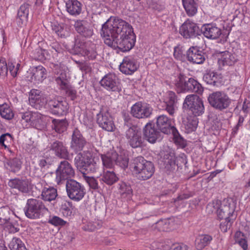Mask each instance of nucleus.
Listing matches in <instances>:
<instances>
[{
    "label": "nucleus",
    "instance_id": "obj_39",
    "mask_svg": "<svg viewBox=\"0 0 250 250\" xmlns=\"http://www.w3.org/2000/svg\"><path fill=\"white\" fill-rule=\"evenodd\" d=\"M182 5L188 17L194 16L197 12L198 4L195 0H182Z\"/></svg>",
    "mask_w": 250,
    "mask_h": 250
},
{
    "label": "nucleus",
    "instance_id": "obj_46",
    "mask_svg": "<svg viewBox=\"0 0 250 250\" xmlns=\"http://www.w3.org/2000/svg\"><path fill=\"white\" fill-rule=\"evenodd\" d=\"M60 211L63 216L66 217H71L73 215V205L71 202L65 200H61L60 202Z\"/></svg>",
    "mask_w": 250,
    "mask_h": 250
},
{
    "label": "nucleus",
    "instance_id": "obj_34",
    "mask_svg": "<svg viewBox=\"0 0 250 250\" xmlns=\"http://www.w3.org/2000/svg\"><path fill=\"white\" fill-rule=\"evenodd\" d=\"M222 75L214 71H207L204 74L203 79L207 84L215 86L220 85L222 80Z\"/></svg>",
    "mask_w": 250,
    "mask_h": 250
},
{
    "label": "nucleus",
    "instance_id": "obj_59",
    "mask_svg": "<svg viewBox=\"0 0 250 250\" xmlns=\"http://www.w3.org/2000/svg\"><path fill=\"white\" fill-rule=\"evenodd\" d=\"M45 53V50L38 47L32 51L31 57L35 60L42 62L46 60Z\"/></svg>",
    "mask_w": 250,
    "mask_h": 250
},
{
    "label": "nucleus",
    "instance_id": "obj_3",
    "mask_svg": "<svg viewBox=\"0 0 250 250\" xmlns=\"http://www.w3.org/2000/svg\"><path fill=\"white\" fill-rule=\"evenodd\" d=\"M129 168L132 174L140 181L149 179L155 172L154 164L142 156L134 157L131 160Z\"/></svg>",
    "mask_w": 250,
    "mask_h": 250
},
{
    "label": "nucleus",
    "instance_id": "obj_48",
    "mask_svg": "<svg viewBox=\"0 0 250 250\" xmlns=\"http://www.w3.org/2000/svg\"><path fill=\"white\" fill-rule=\"evenodd\" d=\"M54 60H55V62L52 63V65L55 73L58 75L57 77H60L61 75L63 73L65 74L66 77H67L66 73L64 71L65 66L62 63L63 58H56L55 59H54Z\"/></svg>",
    "mask_w": 250,
    "mask_h": 250
},
{
    "label": "nucleus",
    "instance_id": "obj_4",
    "mask_svg": "<svg viewBox=\"0 0 250 250\" xmlns=\"http://www.w3.org/2000/svg\"><path fill=\"white\" fill-rule=\"evenodd\" d=\"M74 164L83 175L95 173L99 168L93 153L89 150L77 154L74 158Z\"/></svg>",
    "mask_w": 250,
    "mask_h": 250
},
{
    "label": "nucleus",
    "instance_id": "obj_33",
    "mask_svg": "<svg viewBox=\"0 0 250 250\" xmlns=\"http://www.w3.org/2000/svg\"><path fill=\"white\" fill-rule=\"evenodd\" d=\"M41 197L44 201H56V203H60L62 199L58 197L57 190L53 187H43L42 191Z\"/></svg>",
    "mask_w": 250,
    "mask_h": 250
},
{
    "label": "nucleus",
    "instance_id": "obj_57",
    "mask_svg": "<svg viewBox=\"0 0 250 250\" xmlns=\"http://www.w3.org/2000/svg\"><path fill=\"white\" fill-rule=\"evenodd\" d=\"M173 56L174 58L181 62H185L187 59L186 53L184 47L180 45H177L174 48Z\"/></svg>",
    "mask_w": 250,
    "mask_h": 250
},
{
    "label": "nucleus",
    "instance_id": "obj_6",
    "mask_svg": "<svg viewBox=\"0 0 250 250\" xmlns=\"http://www.w3.org/2000/svg\"><path fill=\"white\" fill-rule=\"evenodd\" d=\"M208 101L214 109L219 112L231 114V108L230 106L232 100L224 91H216L209 93L208 97Z\"/></svg>",
    "mask_w": 250,
    "mask_h": 250
},
{
    "label": "nucleus",
    "instance_id": "obj_61",
    "mask_svg": "<svg viewBox=\"0 0 250 250\" xmlns=\"http://www.w3.org/2000/svg\"><path fill=\"white\" fill-rule=\"evenodd\" d=\"M8 74L7 63L5 58L0 57V79H4Z\"/></svg>",
    "mask_w": 250,
    "mask_h": 250
},
{
    "label": "nucleus",
    "instance_id": "obj_23",
    "mask_svg": "<svg viewBox=\"0 0 250 250\" xmlns=\"http://www.w3.org/2000/svg\"><path fill=\"white\" fill-rule=\"evenodd\" d=\"M222 34L221 29L215 23L204 24L201 27V35L203 34L208 39L216 40Z\"/></svg>",
    "mask_w": 250,
    "mask_h": 250
},
{
    "label": "nucleus",
    "instance_id": "obj_55",
    "mask_svg": "<svg viewBox=\"0 0 250 250\" xmlns=\"http://www.w3.org/2000/svg\"><path fill=\"white\" fill-rule=\"evenodd\" d=\"M115 166H118L122 169L125 170L128 166L129 158L125 154L119 155L116 152L115 155Z\"/></svg>",
    "mask_w": 250,
    "mask_h": 250
},
{
    "label": "nucleus",
    "instance_id": "obj_19",
    "mask_svg": "<svg viewBox=\"0 0 250 250\" xmlns=\"http://www.w3.org/2000/svg\"><path fill=\"white\" fill-rule=\"evenodd\" d=\"M143 136L145 140L151 144H154L156 141L161 138V132L158 128L155 127L153 121L148 122L143 128Z\"/></svg>",
    "mask_w": 250,
    "mask_h": 250
},
{
    "label": "nucleus",
    "instance_id": "obj_24",
    "mask_svg": "<svg viewBox=\"0 0 250 250\" xmlns=\"http://www.w3.org/2000/svg\"><path fill=\"white\" fill-rule=\"evenodd\" d=\"M137 61L131 56L125 57L119 66L121 72L125 75H131L138 69Z\"/></svg>",
    "mask_w": 250,
    "mask_h": 250
},
{
    "label": "nucleus",
    "instance_id": "obj_20",
    "mask_svg": "<svg viewBox=\"0 0 250 250\" xmlns=\"http://www.w3.org/2000/svg\"><path fill=\"white\" fill-rule=\"evenodd\" d=\"M55 81L62 90H65L66 94L71 101L77 98V91L69 83V81L65 74H62L59 77H56Z\"/></svg>",
    "mask_w": 250,
    "mask_h": 250
},
{
    "label": "nucleus",
    "instance_id": "obj_13",
    "mask_svg": "<svg viewBox=\"0 0 250 250\" xmlns=\"http://www.w3.org/2000/svg\"><path fill=\"white\" fill-rule=\"evenodd\" d=\"M101 85L109 92L120 94L122 90V84L120 80L114 73L106 74L100 81Z\"/></svg>",
    "mask_w": 250,
    "mask_h": 250
},
{
    "label": "nucleus",
    "instance_id": "obj_41",
    "mask_svg": "<svg viewBox=\"0 0 250 250\" xmlns=\"http://www.w3.org/2000/svg\"><path fill=\"white\" fill-rule=\"evenodd\" d=\"M116 151L108 152L105 154H102L101 156L103 164L104 167L107 168H114L115 166Z\"/></svg>",
    "mask_w": 250,
    "mask_h": 250
},
{
    "label": "nucleus",
    "instance_id": "obj_31",
    "mask_svg": "<svg viewBox=\"0 0 250 250\" xmlns=\"http://www.w3.org/2000/svg\"><path fill=\"white\" fill-rule=\"evenodd\" d=\"M65 8L69 15L76 17L82 13L83 4L78 0H68L65 2Z\"/></svg>",
    "mask_w": 250,
    "mask_h": 250
},
{
    "label": "nucleus",
    "instance_id": "obj_62",
    "mask_svg": "<svg viewBox=\"0 0 250 250\" xmlns=\"http://www.w3.org/2000/svg\"><path fill=\"white\" fill-rule=\"evenodd\" d=\"M12 140V135L9 133H6L5 134H2L0 136V145L4 147L5 149H7V150L10 152L12 153V151L10 149V148L6 145L4 143L5 142H11Z\"/></svg>",
    "mask_w": 250,
    "mask_h": 250
},
{
    "label": "nucleus",
    "instance_id": "obj_63",
    "mask_svg": "<svg viewBox=\"0 0 250 250\" xmlns=\"http://www.w3.org/2000/svg\"><path fill=\"white\" fill-rule=\"evenodd\" d=\"M48 222L54 226H64L67 223V222L57 216H53L50 218Z\"/></svg>",
    "mask_w": 250,
    "mask_h": 250
},
{
    "label": "nucleus",
    "instance_id": "obj_35",
    "mask_svg": "<svg viewBox=\"0 0 250 250\" xmlns=\"http://www.w3.org/2000/svg\"><path fill=\"white\" fill-rule=\"evenodd\" d=\"M167 100L164 102L165 110L168 114L173 116L175 111L176 104L177 102V96L175 92L169 91L168 92Z\"/></svg>",
    "mask_w": 250,
    "mask_h": 250
},
{
    "label": "nucleus",
    "instance_id": "obj_22",
    "mask_svg": "<svg viewBox=\"0 0 250 250\" xmlns=\"http://www.w3.org/2000/svg\"><path fill=\"white\" fill-rule=\"evenodd\" d=\"M187 60L192 63L202 64L206 60L205 54L197 46H192L186 51Z\"/></svg>",
    "mask_w": 250,
    "mask_h": 250
},
{
    "label": "nucleus",
    "instance_id": "obj_12",
    "mask_svg": "<svg viewBox=\"0 0 250 250\" xmlns=\"http://www.w3.org/2000/svg\"><path fill=\"white\" fill-rule=\"evenodd\" d=\"M66 190L68 197L76 202L81 200L86 193L84 186L73 179H69L66 181Z\"/></svg>",
    "mask_w": 250,
    "mask_h": 250
},
{
    "label": "nucleus",
    "instance_id": "obj_9",
    "mask_svg": "<svg viewBox=\"0 0 250 250\" xmlns=\"http://www.w3.org/2000/svg\"><path fill=\"white\" fill-rule=\"evenodd\" d=\"M183 108L196 117L202 115L205 112L203 101L196 94H189L186 96Z\"/></svg>",
    "mask_w": 250,
    "mask_h": 250
},
{
    "label": "nucleus",
    "instance_id": "obj_30",
    "mask_svg": "<svg viewBox=\"0 0 250 250\" xmlns=\"http://www.w3.org/2000/svg\"><path fill=\"white\" fill-rule=\"evenodd\" d=\"M167 174H170L175 168V156L174 153L167 152L164 155L161 164Z\"/></svg>",
    "mask_w": 250,
    "mask_h": 250
},
{
    "label": "nucleus",
    "instance_id": "obj_47",
    "mask_svg": "<svg viewBox=\"0 0 250 250\" xmlns=\"http://www.w3.org/2000/svg\"><path fill=\"white\" fill-rule=\"evenodd\" d=\"M119 193L123 197H130L133 194V190L129 183L121 181L118 186Z\"/></svg>",
    "mask_w": 250,
    "mask_h": 250
},
{
    "label": "nucleus",
    "instance_id": "obj_45",
    "mask_svg": "<svg viewBox=\"0 0 250 250\" xmlns=\"http://www.w3.org/2000/svg\"><path fill=\"white\" fill-rule=\"evenodd\" d=\"M52 127L58 133H62L67 129L68 124L66 119L60 120L54 119L52 121Z\"/></svg>",
    "mask_w": 250,
    "mask_h": 250
},
{
    "label": "nucleus",
    "instance_id": "obj_51",
    "mask_svg": "<svg viewBox=\"0 0 250 250\" xmlns=\"http://www.w3.org/2000/svg\"><path fill=\"white\" fill-rule=\"evenodd\" d=\"M52 30L54 32L58 37L61 38H65L68 34V31L65 25L63 24H60L58 22H53L51 24Z\"/></svg>",
    "mask_w": 250,
    "mask_h": 250
},
{
    "label": "nucleus",
    "instance_id": "obj_26",
    "mask_svg": "<svg viewBox=\"0 0 250 250\" xmlns=\"http://www.w3.org/2000/svg\"><path fill=\"white\" fill-rule=\"evenodd\" d=\"M171 122V119L163 114L156 118V125L161 133L169 134L172 132L173 128H176L172 125Z\"/></svg>",
    "mask_w": 250,
    "mask_h": 250
},
{
    "label": "nucleus",
    "instance_id": "obj_40",
    "mask_svg": "<svg viewBox=\"0 0 250 250\" xmlns=\"http://www.w3.org/2000/svg\"><path fill=\"white\" fill-rule=\"evenodd\" d=\"M198 123V118L194 116H188L185 120L183 121L185 131L188 133L195 131L197 127Z\"/></svg>",
    "mask_w": 250,
    "mask_h": 250
},
{
    "label": "nucleus",
    "instance_id": "obj_10",
    "mask_svg": "<svg viewBox=\"0 0 250 250\" xmlns=\"http://www.w3.org/2000/svg\"><path fill=\"white\" fill-rule=\"evenodd\" d=\"M110 111V108L107 105H101L99 112L96 115V122L99 126L103 130L113 132L116 126Z\"/></svg>",
    "mask_w": 250,
    "mask_h": 250
},
{
    "label": "nucleus",
    "instance_id": "obj_17",
    "mask_svg": "<svg viewBox=\"0 0 250 250\" xmlns=\"http://www.w3.org/2000/svg\"><path fill=\"white\" fill-rule=\"evenodd\" d=\"M47 107L51 113L59 116L66 115L69 109L67 102L59 100L57 97L48 99Z\"/></svg>",
    "mask_w": 250,
    "mask_h": 250
},
{
    "label": "nucleus",
    "instance_id": "obj_15",
    "mask_svg": "<svg viewBox=\"0 0 250 250\" xmlns=\"http://www.w3.org/2000/svg\"><path fill=\"white\" fill-rule=\"evenodd\" d=\"M88 143L81 131L76 127L74 129L71 137L70 147L76 154L83 152Z\"/></svg>",
    "mask_w": 250,
    "mask_h": 250
},
{
    "label": "nucleus",
    "instance_id": "obj_38",
    "mask_svg": "<svg viewBox=\"0 0 250 250\" xmlns=\"http://www.w3.org/2000/svg\"><path fill=\"white\" fill-rule=\"evenodd\" d=\"M30 125L39 130L44 129L46 126L45 116L37 112H33Z\"/></svg>",
    "mask_w": 250,
    "mask_h": 250
},
{
    "label": "nucleus",
    "instance_id": "obj_37",
    "mask_svg": "<svg viewBox=\"0 0 250 250\" xmlns=\"http://www.w3.org/2000/svg\"><path fill=\"white\" fill-rule=\"evenodd\" d=\"M31 79L37 83L42 82L47 76L46 69L42 65L33 67L31 70Z\"/></svg>",
    "mask_w": 250,
    "mask_h": 250
},
{
    "label": "nucleus",
    "instance_id": "obj_18",
    "mask_svg": "<svg viewBox=\"0 0 250 250\" xmlns=\"http://www.w3.org/2000/svg\"><path fill=\"white\" fill-rule=\"evenodd\" d=\"M48 148L57 157L64 160L69 159V150L65 143L59 140L53 141L49 143Z\"/></svg>",
    "mask_w": 250,
    "mask_h": 250
},
{
    "label": "nucleus",
    "instance_id": "obj_50",
    "mask_svg": "<svg viewBox=\"0 0 250 250\" xmlns=\"http://www.w3.org/2000/svg\"><path fill=\"white\" fill-rule=\"evenodd\" d=\"M97 55L96 44L90 42V44L85 48L82 56L84 57L89 60H94L96 59Z\"/></svg>",
    "mask_w": 250,
    "mask_h": 250
},
{
    "label": "nucleus",
    "instance_id": "obj_52",
    "mask_svg": "<svg viewBox=\"0 0 250 250\" xmlns=\"http://www.w3.org/2000/svg\"><path fill=\"white\" fill-rule=\"evenodd\" d=\"M21 63L12 60H8L7 62L8 71L13 78H16L19 74L21 69Z\"/></svg>",
    "mask_w": 250,
    "mask_h": 250
},
{
    "label": "nucleus",
    "instance_id": "obj_7",
    "mask_svg": "<svg viewBox=\"0 0 250 250\" xmlns=\"http://www.w3.org/2000/svg\"><path fill=\"white\" fill-rule=\"evenodd\" d=\"M25 216L30 219H42L49 210L43 202L35 198L28 199L23 208Z\"/></svg>",
    "mask_w": 250,
    "mask_h": 250
},
{
    "label": "nucleus",
    "instance_id": "obj_1",
    "mask_svg": "<svg viewBox=\"0 0 250 250\" xmlns=\"http://www.w3.org/2000/svg\"><path fill=\"white\" fill-rule=\"evenodd\" d=\"M123 127L125 130V137L128 144L133 148H142L145 146V141L141 129L136 125V121L129 113L123 110L122 113Z\"/></svg>",
    "mask_w": 250,
    "mask_h": 250
},
{
    "label": "nucleus",
    "instance_id": "obj_27",
    "mask_svg": "<svg viewBox=\"0 0 250 250\" xmlns=\"http://www.w3.org/2000/svg\"><path fill=\"white\" fill-rule=\"evenodd\" d=\"M74 26L77 33L83 37L90 38L93 34L92 27L86 21L77 20Z\"/></svg>",
    "mask_w": 250,
    "mask_h": 250
},
{
    "label": "nucleus",
    "instance_id": "obj_2",
    "mask_svg": "<svg viewBox=\"0 0 250 250\" xmlns=\"http://www.w3.org/2000/svg\"><path fill=\"white\" fill-rule=\"evenodd\" d=\"M132 32L133 29L130 24L121 19L115 17L112 23L107 21L103 24L101 34L104 39H114Z\"/></svg>",
    "mask_w": 250,
    "mask_h": 250
},
{
    "label": "nucleus",
    "instance_id": "obj_16",
    "mask_svg": "<svg viewBox=\"0 0 250 250\" xmlns=\"http://www.w3.org/2000/svg\"><path fill=\"white\" fill-rule=\"evenodd\" d=\"M153 108L149 104L138 102L131 107L129 114L133 119H146L151 116Z\"/></svg>",
    "mask_w": 250,
    "mask_h": 250
},
{
    "label": "nucleus",
    "instance_id": "obj_60",
    "mask_svg": "<svg viewBox=\"0 0 250 250\" xmlns=\"http://www.w3.org/2000/svg\"><path fill=\"white\" fill-rule=\"evenodd\" d=\"M236 219L225 218L220 224V229L222 232H226L231 227Z\"/></svg>",
    "mask_w": 250,
    "mask_h": 250
},
{
    "label": "nucleus",
    "instance_id": "obj_14",
    "mask_svg": "<svg viewBox=\"0 0 250 250\" xmlns=\"http://www.w3.org/2000/svg\"><path fill=\"white\" fill-rule=\"evenodd\" d=\"M179 32L185 39H194L201 36V28L197 23L187 19L179 27Z\"/></svg>",
    "mask_w": 250,
    "mask_h": 250
},
{
    "label": "nucleus",
    "instance_id": "obj_43",
    "mask_svg": "<svg viewBox=\"0 0 250 250\" xmlns=\"http://www.w3.org/2000/svg\"><path fill=\"white\" fill-rule=\"evenodd\" d=\"M89 44H90V42H85L79 38L75 39L74 44L72 48L74 54L82 56L83 54L85 48Z\"/></svg>",
    "mask_w": 250,
    "mask_h": 250
},
{
    "label": "nucleus",
    "instance_id": "obj_36",
    "mask_svg": "<svg viewBox=\"0 0 250 250\" xmlns=\"http://www.w3.org/2000/svg\"><path fill=\"white\" fill-rule=\"evenodd\" d=\"M21 159L16 157L7 159L4 163L5 168L13 173L18 172L21 168Z\"/></svg>",
    "mask_w": 250,
    "mask_h": 250
},
{
    "label": "nucleus",
    "instance_id": "obj_53",
    "mask_svg": "<svg viewBox=\"0 0 250 250\" xmlns=\"http://www.w3.org/2000/svg\"><path fill=\"white\" fill-rule=\"evenodd\" d=\"M10 250H28L21 240L17 237H14L8 245Z\"/></svg>",
    "mask_w": 250,
    "mask_h": 250
},
{
    "label": "nucleus",
    "instance_id": "obj_32",
    "mask_svg": "<svg viewBox=\"0 0 250 250\" xmlns=\"http://www.w3.org/2000/svg\"><path fill=\"white\" fill-rule=\"evenodd\" d=\"M30 7V5L26 2L21 5L20 7L16 18V22L19 26L21 27L23 25L26 24L28 19Z\"/></svg>",
    "mask_w": 250,
    "mask_h": 250
},
{
    "label": "nucleus",
    "instance_id": "obj_56",
    "mask_svg": "<svg viewBox=\"0 0 250 250\" xmlns=\"http://www.w3.org/2000/svg\"><path fill=\"white\" fill-rule=\"evenodd\" d=\"M50 47L52 49L51 52L53 53V59L60 57L63 58V49L59 42H53L50 45Z\"/></svg>",
    "mask_w": 250,
    "mask_h": 250
},
{
    "label": "nucleus",
    "instance_id": "obj_29",
    "mask_svg": "<svg viewBox=\"0 0 250 250\" xmlns=\"http://www.w3.org/2000/svg\"><path fill=\"white\" fill-rule=\"evenodd\" d=\"M221 57L218 59V62L223 66H232L238 61L237 55L231 51L228 50L220 52Z\"/></svg>",
    "mask_w": 250,
    "mask_h": 250
},
{
    "label": "nucleus",
    "instance_id": "obj_11",
    "mask_svg": "<svg viewBox=\"0 0 250 250\" xmlns=\"http://www.w3.org/2000/svg\"><path fill=\"white\" fill-rule=\"evenodd\" d=\"M75 170L67 160L62 161L55 171V181L60 185L65 181L69 180L75 176Z\"/></svg>",
    "mask_w": 250,
    "mask_h": 250
},
{
    "label": "nucleus",
    "instance_id": "obj_64",
    "mask_svg": "<svg viewBox=\"0 0 250 250\" xmlns=\"http://www.w3.org/2000/svg\"><path fill=\"white\" fill-rule=\"evenodd\" d=\"M11 211L10 208L8 206L2 207L0 208V218L2 219H7L10 220V215Z\"/></svg>",
    "mask_w": 250,
    "mask_h": 250
},
{
    "label": "nucleus",
    "instance_id": "obj_54",
    "mask_svg": "<svg viewBox=\"0 0 250 250\" xmlns=\"http://www.w3.org/2000/svg\"><path fill=\"white\" fill-rule=\"evenodd\" d=\"M234 239L235 242L238 243L244 250H247V237L244 233L240 230L237 231L234 234Z\"/></svg>",
    "mask_w": 250,
    "mask_h": 250
},
{
    "label": "nucleus",
    "instance_id": "obj_21",
    "mask_svg": "<svg viewBox=\"0 0 250 250\" xmlns=\"http://www.w3.org/2000/svg\"><path fill=\"white\" fill-rule=\"evenodd\" d=\"M29 102L32 107L41 110L45 104L47 105L48 99H46L39 90L33 89L30 92Z\"/></svg>",
    "mask_w": 250,
    "mask_h": 250
},
{
    "label": "nucleus",
    "instance_id": "obj_42",
    "mask_svg": "<svg viewBox=\"0 0 250 250\" xmlns=\"http://www.w3.org/2000/svg\"><path fill=\"white\" fill-rule=\"evenodd\" d=\"M213 239L210 235L205 234L199 235L195 240V245L198 250H202L208 246Z\"/></svg>",
    "mask_w": 250,
    "mask_h": 250
},
{
    "label": "nucleus",
    "instance_id": "obj_58",
    "mask_svg": "<svg viewBox=\"0 0 250 250\" xmlns=\"http://www.w3.org/2000/svg\"><path fill=\"white\" fill-rule=\"evenodd\" d=\"M173 136V140L175 144L182 148L187 146V142L180 134L176 128H173L172 132H171Z\"/></svg>",
    "mask_w": 250,
    "mask_h": 250
},
{
    "label": "nucleus",
    "instance_id": "obj_49",
    "mask_svg": "<svg viewBox=\"0 0 250 250\" xmlns=\"http://www.w3.org/2000/svg\"><path fill=\"white\" fill-rule=\"evenodd\" d=\"M0 115L3 119L10 120L14 118V113L9 104L4 103L0 104Z\"/></svg>",
    "mask_w": 250,
    "mask_h": 250
},
{
    "label": "nucleus",
    "instance_id": "obj_5",
    "mask_svg": "<svg viewBox=\"0 0 250 250\" xmlns=\"http://www.w3.org/2000/svg\"><path fill=\"white\" fill-rule=\"evenodd\" d=\"M175 85L178 93L189 92L202 94L204 91L203 87L196 80L183 73L178 75Z\"/></svg>",
    "mask_w": 250,
    "mask_h": 250
},
{
    "label": "nucleus",
    "instance_id": "obj_25",
    "mask_svg": "<svg viewBox=\"0 0 250 250\" xmlns=\"http://www.w3.org/2000/svg\"><path fill=\"white\" fill-rule=\"evenodd\" d=\"M8 186L11 188L18 189L23 193H29L31 190L30 182L26 178H15L10 179L8 182Z\"/></svg>",
    "mask_w": 250,
    "mask_h": 250
},
{
    "label": "nucleus",
    "instance_id": "obj_28",
    "mask_svg": "<svg viewBox=\"0 0 250 250\" xmlns=\"http://www.w3.org/2000/svg\"><path fill=\"white\" fill-rule=\"evenodd\" d=\"M235 208L230 204L221 205L216 211L219 219L223 220L225 218L236 219L237 214L234 213Z\"/></svg>",
    "mask_w": 250,
    "mask_h": 250
},
{
    "label": "nucleus",
    "instance_id": "obj_8",
    "mask_svg": "<svg viewBox=\"0 0 250 250\" xmlns=\"http://www.w3.org/2000/svg\"><path fill=\"white\" fill-rule=\"evenodd\" d=\"M136 35L134 32L128 33L114 39H104V43L109 46L118 48L123 52L130 51L135 45Z\"/></svg>",
    "mask_w": 250,
    "mask_h": 250
},
{
    "label": "nucleus",
    "instance_id": "obj_44",
    "mask_svg": "<svg viewBox=\"0 0 250 250\" xmlns=\"http://www.w3.org/2000/svg\"><path fill=\"white\" fill-rule=\"evenodd\" d=\"M118 180L119 178L116 173L113 171H110L109 170L104 171L103 175L102 176L101 178L100 179L101 185H103L102 181H103L105 184L109 186L113 185Z\"/></svg>",
    "mask_w": 250,
    "mask_h": 250
}]
</instances>
